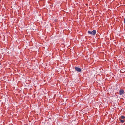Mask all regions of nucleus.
<instances>
[{
  "instance_id": "obj_5",
  "label": "nucleus",
  "mask_w": 125,
  "mask_h": 125,
  "mask_svg": "<svg viewBox=\"0 0 125 125\" xmlns=\"http://www.w3.org/2000/svg\"><path fill=\"white\" fill-rule=\"evenodd\" d=\"M125 120H124V119H121L120 120V121L121 122V123H124L125 122Z\"/></svg>"
},
{
  "instance_id": "obj_3",
  "label": "nucleus",
  "mask_w": 125,
  "mask_h": 125,
  "mask_svg": "<svg viewBox=\"0 0 125 125\" xmlns=\"http://www.w3.org/2000/svg\"><path fill=\"white\" fill-rule=\"evenodd\" d=\"M75 69L78 72H81L82 70L80 68L77 67H75Z\"/></svg>"
},
{
  "instance_id": "obj_1",
  "label": "nucleus",
  "mask_w": 125,
  "mask_h": 125,
  "mask_svg": "<svg viewBox=\"0 0 125 125\" xmlns=\"http://www.w3.org/2000/svg\"><path fill=\"white\" fill-rule=\"evenodd\" d=\"M88 33L89 34H90L91 35H94L96 33V31L95 30H93L92 31H88Z\"/></svg>"
},
{
  "instance_id": "obj_6",
  "label": "nucleus",
  "mask_w": 125,
  "mask_h": 125,
  "mask_svg": "<svg viewBox=\"0 0 125 125\" xmlns=\"http://www.w3.org/2000/svg\"><path fill=\"white\" fill-rule=\"evenodd\" d=\"M124 23L125 24V18H124Z\"/></svg>"
},
{
  "instance_id": "obj_7",
  "label": "nucleus",
  "mask_w": 125,
  "mask_h": 125,
  "mask_svg": "<svg viewBox=\"0 0 125 125\" xmlns=\"http://www.w3.org/2000/svg\"><path fill=\"white\" fill-rule=\"evenodd\" d=\"M120 72H121V73H123L121 71H120Z\"/></svg>"
},
{
  "instance_id": "obj_4",
  "label": "nucleus",
  "mask_w": 125,
  "mask_h": 125,
  "mask_svg": "<svg viewBox=\"0 0 125 125\" xmlns=\"http://www.w3.org/2000/svg\"><path fill=\"white\" fill-rule=\"evenodd\" d=\"M120 118H121V119L125 120V117L124 116L121 115L120 117Z\"/></svg>"
},
{
  "instance_id": "obj_2",
  "label": "nucleus",
  "mask_w": 125,
  "mask_h": 125,
  "mask_svg": "<svg viewBox=\"0 0 125 125\" xmlns=\"http://www.w3.org/2000/svg\"><path fill=\"white\" fill-rule=\"evenodd\" d=\"M124 93V90L122 89H121L119 91V94L121 95Z\"/></svg>"
}]
</instances>
